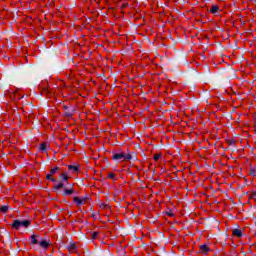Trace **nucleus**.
Listing matches in <instances>:
<instances>
[{
    "instance_id": "f257e3e1",
    "label": "nucleus",
    "mask_w": 256,
    "mask_h": 256,
    "mask_svg": "<svg viewBox=\"0 0 256 256\" xmlns=\"http://www.w3.org/2000/svg\"><path fill=\"white\" fill-rule=\"evenodd\" d=\"M30 240H31V245H40V247H42V249H49V242L43 238H41V240L39 241V236L33 234L30 236Z\"/></svg>"
},
{
    "instance_id": "f03ea898",
    "label": "nucleus",
    "mask_w": 256,
    "mask_h": 256,
    "mask_svg": "<svg viewBox=\"0 0 256 256\" xmlns=\"http://www.w3.org/2000/svg\"><path fill=\"white\" fill-rule=\"evenodd\" d=\"M122 1L123 0H118L117 2H115L116 6H109L108 7L109 13H117V11H119V9H120L121 13H123V9H127L129 4L127 2H124L121 5Z\"/></svg>"
},
{
    "instance_id": "7ed1b4c3",
    "label": "nucleus",
    "mask_w": 256,
    "mask_h": 256,
    "mask_svg": "<svg viewBox=\"0 0 256 256\" xmlns=\"http://www.w3.org/2000/svg\"><path fill=\"white\" fill-rule=\"evenodd\" d=\"M59 178L61 182L53 186V189H55V191H59V189H63L65 187L64 183H69V175H67V173L62 172L59 175Z\"/></svg>"
},
{
    "instance_id": "20e7f679",
    "label": "nucleus",
    "mask_w": 256,
    "mask_h": 256,
    "mask_svg": "<svg viewBox=\"0 0 256 256\" xmlns=\"http://www.w3.org/2000/svg\"><path fill=\"white\" fill-rule=\"evenodd\" d=\"M131 159H133V156L131 154H125V152L114 153L112 155L113 161H131Z\"/></svg>"
},
{
    "instance_id": "39448f33",
    "label": "nucleus",
    "mask_w": 256,
    "mask_h": 256,
    "mask_svg": "<svg viewBox=\"0 0 256 256\" xmlns=\"http://www.w3.org/2000/svg\"><path fill=\"white\" fill-rule=\"evenodd\" d=\"M59 171H61V168H59L58 166L52 168L50 170V173L46 175L47 181H52V183H57V179L53 178V175H55L56 173H59Z\"/></svg>"
},
{
    "instance_id": "423d86ee",
    "label": "nucleus",
    "mask_w": 256,
    "mask_h": 256,
    "mask_svg": "<svg viewBox=\"0 0 256 256\" xmlns=\"http://www.w3.org/2000/svg\"><path fill=\"white\" fill-rule=\"evenodd\" d=\"M41 95L51 97V90H49V87H47V82H44V87L41 89Z\"/></svg>"
},
{
    "instance_id": "0eeeda50",
    "label": "nucleus",
    "mask_w": 256,
    "mask_h": 256,
    "mask_svg": "<svg viewBox=\"0 0 256 256\" xmlns=\"http://www.w3.org/2000/svg\"><path fill=\"white\" fill-rule=\"evenodd\" d=\"M232 235L233 237H238V238H241L243 237V232L241 231V229H233L232 230Z\"/></svg>"
},
{
    "instance_id": "6e6552de",
    "label": "nucleus",
    "mask_w": 256,
    "mask_h": 256,
    "mask_svg": "<svg viewBox=\"0 0 256 256\" xmlns=\"http://www.w3.org/2000/svg\"><path fill=\"white\" fill-rule=\"evenodd\" d=\"M73 201H74V203H76V205H78V207L80 206V205H83V202L84 201H86V199L85 198H79V197H74V199H73Z\"/></svg>"
},
{
    "instance_id": "1a4fd4ad",
    "label": "nucleus",
    "mask_w": 256,
    "mask_h": 256,
    "mask_svg": "<svg viewBox=\"0 0 256 256\" xmlns=\"http://www.w3.org/2000/svg\"><path fill=\"white\" fill-rule=\"evenodd\" d=\"M69 253H77V245L75 243H72L68 246Z\"/></svg>"
},
{
    "instance_id": "9d476101",
    "label": "nucleus",
    "mask_w": 256,
    "mask_h": 256,
    "mask_svg": "<svg viewBox=\"0 0 256 256\" xmlns=\"http://www.w3.org/2000/svg\"><path fill=\"white\" fill-rule=\"evenodd\" d=\"M211 249L206 244L200 246V253H209Z\"/></svg>"
},
{
    "instance_id": "9b49d317",
    "label": "nucleus",
    "mask_w": 256,
    "mask_h": 256,
    "mask_svg": "<svg viewBox=\"0 0 256 256\" xmlns=\"http://www.w3.org/2000/svg\"><path fill=\"white\" fill-rule=\"evenodd\" d=\"M21 228V220H14V222L12 223V229H20Z\"/></svg>"
},
{
    "instance_id": "f8f14e48",
    "label": "nucleus",
    "mask_w": 256,
    "mask_h": 256,
    "mask_svg": "<svg viewBox=\"0 0 256 256\" xmlns=\"http://www.w3.org/2000/svg\"><path fill=\"white\" fill-rule=\"evenodd\" d=\"M69 171H72L73 173L79 172V165H68Z\"/></svg>"
},
{
    "instance_id": "ddd939ff",
    "label": "nucleus",
    "mask_w": 256,
    "mask_h": 256,
    "mask_svg": "<svg viewBox=\"0 0 256 256\" xmlns=\"http://www.w3.org/2000/svg\"><path fill=\"white\" fill-rule=\"evenodd\" d=\"M29 225H31V220H22L20 221V227H29Z\"/></svg>"
},
{
    "instance_id": "4468645a",
    "label": "nucleus",
    "mask_w": 256,
    "mask_h": 256,
    "mask_svg": "<svg viewBox=\"0 0 256 256\" xmlns=\"http://www.w3.org/2000/svg\"><path fill=\"white\" fill-rule=\"evenodd\" d=\"M219 12V5H213L211 8H210V13L212 15H215V13H218Z\"/></svg>"
},
{
    "instance_id": "2eb2a0df",
    "label": "nucleus",
    "mask_w": 256,
    "mask_h": 256,
    "mask_svg": "<svg viewBox=\"0 0 256 256\" xmlns=\"http://www.w3.org/2000/svg\"><path fill=\"white\" fill-rule=\"evenodd\" d=\"M47 147H49L47 143H41L39 149L42 151V153H45V151H47Z\"/></svg>"
},
{
    "instance_id": "dca6fc26",
    "label": "nucleus",
    "mask_w": 256,
    "mask_h": 256,
    "mask_svg": "<svg viewBox=\"0 0 256 256\" xmlns=\"http://www.w3.org/2000/svg\"><path fill=\"white\" fill-rule=\"evenodd\" d=\"M73 193H75V189H73V188H65L64 189V194L65 195H73Z\"/></svg>"
},
{
    "instance_id": "f3484780",
    "label": "nucleus",
    "mask_w": 256,
    "mask_h": 256,
    "mask_svg": "<svg viewBox=\"0 0 256 256\" xmlns=\"http://www.w3.org/2000/svg\"><path fill=\"white\" fill-rule=\"evenodd\" d=\"M22 97L23 95H21L19 91L14 92V101H17V100L19 101L21 100Z\"/></svg>"
},
{
    "instance_id": "a211bd4d",
    "label": "nucleus",
    "mask_w": 256,
    "mask_h": 256,
    "mask_svg": "<svg viewBox=\"0 0 256 256\" xmlns=\"http://www.w3.org/2000/svg\"><path fill=\"white\" fill-rule=\"evenodd\" d=\"M7 211H9V206H2L0 208V213H7Z\"/></svg>"
},
{
    "instance_id": "6ab92c4d",
    "label": "nucleus",
    "mask_w": 256,
    "mask_h": 256,
    "mask_svg": "<svg viewBox=\"0 0 256 256\" xmlns=\"http://www.w3.org/2000/svg\"><path fill=\"white\" fill-rule=\"evenodd\" d=\"M98 237H99V232H93L91 234V239H93V240L97 239Z\"/></svg>"
},
{
    "instance_id": "aec40b11",
    "label": "nucleus",
    "mask_w": 256,
    "mask_h": 256,
    "mask_svg": "<svg viewBox=\"0 0 256 256\" xmlns=\"http://www.w3.org/2000/svg\"><path fill=\"white\" fill-rule=\"evenodd\" d=\"M108 179H112V181H115V173H108Z\"/></svg>"
},
{
    "instance_id": "412c9836",
    "label": "nucleus",
    "mask_w": 256,
    "mask_h": 256,
    "mask_svg": "<svg viewBox=\"0 0 256 256\" xmlns=\"http://www.w3.org/2000/svg\"><path fill=\"white\" fill-rule=\"evenodd\" d=\"M250 175H252L253 177H256V168H251Z\"/></svg>"
},
{
    "instance_id": "4be33fe9",
    "label": "nucleus",
    "mask_w": 256,
    "mask_h": 256,
    "mask_svg": "<svg viewBox=\"0 0 256 256\" xmlns=\"http://www.w3.org/2000/svg\"><path fill=\"white\" fill-rule=\"evenodd\" d=\"M100 209H109V204H100Z\"/></svg>"
},
{
    "instance_id": "5701e85b",
    "label": "nucleus",
    "mask_w": 256,
    "mask_h": 256,
    "mask_svg": "<svg viewBox=\"0 0 256 256\" xmlns=\"http://www.w3.org/2000/svg\"><path fill=\"white\" fill-rule=\"evenodd\" d=\"M166 215L168 216V217H175V214L173 213V211H168V212H166Z\"/></svg>"
},
{
    "instance_id": "b1692460",
    "label": "nucleus",
    "mask_w": 256,
    "mask_h": 256,
    "mask_svg": "<svg viewBox=\"0 0 256 256\" xmlns=\"http://www.w3.org/2000/svg\"><path fill=\"white\" fill-rule=\"evenodd\" d=\"M161 159V154H155L154 155V161H158Z\"/></svg>"
},
{
    "instance_id": "393cba45",
    "label": "nucleus",
    "mask_w": 256,
    "mask_h": 256,
    "mask_svg": "<svg viewBox=\"0 0 256 256\" xmlns=\"http://www.w3.org/2000/svg\"><path fill=\"white\" fill-rule=\"evenodd\" d=\"M250 199H254V201H256V192H252Z\"/></svg>"
},
{
    "instance_id": "a878e982",
    "label": "nucleus",
    "mask_w": 256,
    "mask_h": 256,
    "mask_svg": "<svg viewBox=\"0 0 256 256\" xmlns=\"http://www.w3.org/2000/svg\"><path fill=\"white\" fill-rule=\"evenodd\" d=\"M12 101H15V92L10 95Z\"/></svg>"
},
{
    "instance_id": "bb28decb",
    "label": "nucleus",
    "mask_w": 256,
    "mask_h": 256,
    "mask_svg": "<svg viewBox=\"0 0 256 256\" xmlns=\"http://www.w3.org/2000/svg\"><path fill=\"white\" fill-rule=\"evenodd\" d=\"M65 110L69 109V106H63Z\"/></svg>"
},
{
    "instance_id": "cd10ccee",
    "label": "nucleus",
    "mask_w": 256,
    "mask_h": 256,
    "mask_svg": "<svg viewBox=\"0 0 256 256\" xmlns=\"http://www.w3.org/2000/svg\"><path fill=\"white\" fill-rule=\"evenodd\" d=\"M106 3H109V0H104Z\"/></svg>"
},
{
    "instance_id": "c85d7f7f",
    "label": "nucleus",
    "mask_w": 256,
    "mask_h": 256,
    "mask_svg": "<svg viewBox=\"0 0 256 256\" xmlns=\"http://www.w3.org/2000/svg\"><path fill=\"white\" fill-rule=\"evenodd\" d=\"M96 1V3H99V0H95Z\"/></svg>"
}]
</instances>
